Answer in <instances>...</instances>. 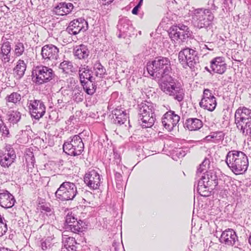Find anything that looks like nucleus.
I'll list each match as a JSON object with an SVG mask.
<instances>
[{
    "label": "nucleus",
    "instance_id": "obj_49",
    "mask_svg": "<svg viewBox=\"0 0 251 251\" xmlns=\"http://www.w3.org/2000/svg\"><path fill=\"white\" fill-rule=\"evenodd\" d=\"M176 154L178 158H181L186 155V152L182 149H179L176 151Z\"/></svg>",
    "mask_w": 251,
    "mask_h": 251
},
{
    "label": "nucleus",
    "instance_id": "obj_60",
    "mask_svg": "<svg viewBox=\"0 0 251 251\" xmlns=\"http://www.w3.org/2000/svg\"><path fill=\"white\" fill-rule=\"evenodd\" d=\"M205 69H206L208 71L210 72V71H209V70L208 69V68H207V67H205Z\"/></svg>",
    "mask_w": 251,
    "mask_h": 251
},
{
    "label": "nucleus",
    "instance_id": "obj_14",
    "mask_svg": "<svg viewBox=\"0 0 251 251\" xmlns=\"http://www.w3.org/2000/svg\"><path fill=\"white\" fill-rule=\"evenodd\" d=\"M84 181L86 185L91 189H97L100 185V177L97 172L92 170L85 174Z\"/></svg>",
    "mask_w": 251,
    "mask_h": 251
},
{
    "label": "nucleus",
    "instance_id": "obj_47",
    "mask_svg": "<svg viewBox=\"0 0 251 251\" xmlns=\"http://www.w3.org/2000/svg\"><path fill=\"white\" fill-rule=\"evenodd\" d=\"M0 132L2 133V135L3 136L7 137L9 134V131L8 127L4 125V126L0 129Z\"/></svg>",
    "mask_w": 251,
    "mask_h": 251
},
{
    "label": "nucleus",
    "instance_id": "obj_52",
    "mask_svg": "<svg viewBox=\"0 0 251 251\" xmlns=\"http://www.w3.org/2000/svg\"><path fill=\"white\" fill-rule=\"evenodd\" d=\"M45 214H46L47 215V216L50 217V218L51 220H53L54 218L55 217L54 214V211H53V210L52 208L51 209H50V212H46Z\"/></svg>",
    "mask_w": 251,
    "mask_h": 251
},
{
    "label": "nucleus",
    "instance_id": "obj_27",
    "mask_svg": "<svg viewBox=\"0 0 251 251\" xmlns=\"http://www.w3.org/2000/svg\"><path fill=\"white\" fill-rule=\"evenodd\" d=\"M114 122L115 124L122 125L125 123L128 118V116L125 110L122 109H116L114 111Z\"/></svg>",
    "mask_w": 251,
    "mask_h": 251
},
{
    "label": "nucleus",
    "instance_id": "obj_11",
    "mask_svg": "<svg viewBox=\"0 0 251 251\" xmlns=\"http://www.w3.org/2000/svg\"><path fill=\"white\" fill-rule=\"evenodd\" d=\"M29 108L31 117L36 120H39L46 112V106L41 100H30Z\"/></svg>",
    "mask_w": 251,
    "mask_h": 251
},
{
    "label": "nucleus",
    "instance_id": "obj_28",
    "mask_svg": "<svg viewBox=\"0 0 251 251\" xmlns=\"http://www.w3.org/2000/svg\"><path fill=\"white\" fill-rule=\"evenodd\" d=\"M64 247L62 248L61 251H75L76 250V242L74 238L69 237L65 240L63 239Z\"/></svg>",
    "mask_w": 251,
    "mask_h": 251
},
{
    "label": "nucleus",
    "instance_id": "obj_51",
    "mask_svg": "<svg viewBox=\"0 0 251 251\" xmlns=\"http://www.w3.org/2000/svg\"><path fill=\"white\" fill-rule=\"evenodd\" d=\"M58 106L62 107L64 106V103H66V100H65L64 97H62L61 99H59L57 100Z\"/></svg>",
    "mask_w": 251,
    "mask_h": 251
},
{
    "label": "nucleus",
    "instance_id": "obj_42",
    "mask_svg": "<svg viewBox=\"0 0 251 251\" xmlns=\"http://www.w3.org/2000/svg\"><path fill=\"white\" fill-rule=\"evenodd\" d=\"M7 227L6 220L0 215V237L3 236L7 231Z\"/></svg>",
    "mask_w": 251,
    "mask_h": 251
},
{
    "label": "nucleus",
    "instance_id": "obj_12",
    "mask_svg": "<svg viewBox=\"0 0 251 251\" xmlns=\"http://www.w3.org/2000/svg\"><path fill=\"white\" fill-rule=\"evenodd\" d=\"M88 28V23L83 18H79L71 22L66 28L70 34L76 35L81 31H86Z\"/></svg>",
    "mask_w": 251,
    "mask_h": 251
},
{
    "label": "nucleus",
    "instance_id": "obj_25",
    "mask_svg": "<svg viewBox=\"0 0 251 251\" xmlns=\"http://www.w3.org/2000/svg\"><path fill=\"white\" fill-rule=\"evenodd\" d=\"M26 69V63L23 60L19 59L13 69V74L15 76L19 79L22 78L25 74Z\"/></svg>",
    "mask_w": 251,
    "mask_h": 251
},
{
    "label": "nucleus",
    "instance_id": "obj_30",
    "mask_svg": "<svg viewBox=\"0 0 251 251\" xmlns=\"http://www.w3.org/2000/svg\"><path fill=\"white\" fill-rule=\"evenodd\" d=\"M224 133L222 131L214 132L206 136L203 140L208 142H212L218 143L224 139Z\"/></svg>",
    "mask_w": 251,
    "mask_h": 251
},
{
    "label": "nucleus",
    "instance_id": "obj_55",
    "mask_svg": "<svg viewBox=\"0 0 251 251\" xmlns=\"http://www.w3.org/2000/svg\"><path fill=\"white\" fill-rule=\"evenodd\" d=\"M241 0H230V2L231 3H234V5L238 4L240 2Z\"/></svg>",
    "mask_w": 251,
    "mask_h": 251
},
{
    "label": "nucleus",
    "instance_id": "obj_33",
    "mask_svg": "<svg viewBox=\"0 0 251 251\" xmlns=\"http://www.w3.org/2000/svg\"><path fill=\"white\" fill-rule=\"evenodd\" d=\"M21 99V95L19 93L13 92L10 94L7 95L5 98V100L7 105L8 103L17 105L20 103Z\"/></svg>",
    "mask_w": 251,
    "mask_h": 251
},
{
    "label": "nucleus",
    "instance_id": "obj_16",
    "mask_svg": "<svg viewBox=\"0 0 251 251\" xmlns=\"http://www.w3.org/2000/svg\"><path fill=\"white\" fill-rule=\"evenodd\" d=\"M220 242L226 246H233L238 241L235 231L231 228H227L222 232L219 238Z\"/></svg>",
    "mask_w": 251,
    "mask_h": 251
},
{
    "label": "nucleus",
    "instance_id": "obj_15",
    "mask_svg": "<svg viewBox=\"0 0 251 251\" xmlns=\"http://www.w3.org/2000/svg\"><path fill=\"white\" fill-rule=\"evenodd\" d=\"M59 49L52 44L46 45L42 48V59L48 62L50 60H57L59 56Z\"/></svg>",
    "mask_w": 251,
    "mask_h": 251
},
{
    "label": "nucleus",
    "instance_id": "obj_45",
    "mask_svg": "<svg viewBox=\"0 0 251 251\" xmlns=\"http://www.w3.org/2000/svg\"><path fill=\"white\" fill-rule=\"evenodd\" d=\"M210 165V161L208 159L205 158L203 162L200 164L199 168L198 169V172L201 171V168L204 167L207 169L209 168Z\"/></svg>",
    "mask_w": 251,
    "mask_h": 251
},
{
    "label": "nucleus",
    "instance_id": "obj_59",
    "mask_svg": "<svg viewBox=\"0 0 251 251\" xmlns=\"http://www.w3.org/2000/svg\"><path fill=\"white\" fill-rule=\"evenodd\" d=\"M249 242L251 245V234L250 235L249 238Z\"/></svg>",
    "mask_w": 251,
    "mask_h": 251
},
{
    "label": "nucleus",
    "instance_id": "obj_46",
    "mask_svg": "<svg viewBox=\"0 0 251 251\" xmlns=\"http://www.w3.org/2000/svg\"><path fill=\"white\" fill-rule=\"evenodd\" d=\"M52 208L51 207L49 204H45L40 206V209L42 213H45L46 212H50V209Z\"/></svg>",
    "mask_w": 251,
    "mask_h": 251
},
{
    "label": "nucleus",
    "instance_id": "obj_57",
    "mask_svg": "<svg viewBox=\"0 0 251 251\" xmlns=\"http://www.w3.org/2000/svg\"><path fill=\"white\" fill-rule=\"evenodd\" d=\"M143 0H140L139 2H138V4L137 5V6H138V7H139V8H140L141 6V5H142V4Z\"/></svg>",
    "mask_w": 251,
    "mask_h": 251
},
{
    "label": "nucleus",
    "instance_id": "obj_26",
    "mask_svg": "<svg viewBox=\"0 0 251 251\" xmlns=\"http://www.w3.org/2000/svg\"><path fill=\"white\" fill-rule=\"evenodd\" d=\"M203 124L201 120L197 118H189L186 120L185 126L189 130H197L202 126Z\"/></svg>",
    "mask_w": 251,
    "mask_h": 251
},
{
    "label": "nucleus",
    "instance_id": "obj_48",
    "mask_svg": "<svg viewBox=\"0 0 251 251\" xmlns=\"http://www.w3.org/2000/svg\"><path fill=\"white\" fill-rule=\"evenodd\" d=\"M214 0H210L208 4L211 10L216 11L218 9V6L214 3Z\"/></svg>",
    "mask_w": 251,
    "mask_h": 251
},
{
    "label": "nucleus",
    "instance_id": "obj_39",
    "mask_svg": "<svg viewBox=\"0 0 251 251\" xmlns=\"http://www.w3.org/2000/svg\"><path fill=\"white\" fill-rule=\"evenodd\" d=\"M14 161V159L8 157L6 155L0 156V164L4 168H8Z\"/></svg>",
    "mask_w": 251,
    "mask_h": 251
},
{
    "label": "nucleus",
    "instance_id": "obj_9",
    "mask_svg": "<svg viewBox=\"0 0 251 251\" xmlns=\"http://www.w3.org/2000/svg\"><path fill=\"white\" fill-rule=\"evenodd\" d=\"M191 32L189 28L184 25L173 26L170 28L169 35L172 40L175 41L178 39L184 41L190 36Z\"/></svg>",
    "mask_w": 251,
    "mask_h": 251
},
{
    "label": "nucleus",
    "instance_id": "obj_18",
    "mask_svg": "<svg viewBox=\"0 0 251 251\" xmlns=\"http://www.w3.org/2000/svg\"><path fill=\"white\" fill-rule=\"evenodd\" d=\"M14 197L7 191L0 193V205L5 208H11L15 204Z\"/></svg>",
    "mask_w": 251,
    "mask_h": 251
},
{
    "label": "nucleus",
    "instance_id": "obj_31",
    "mask_svg": "<svg viewBox=\"0 0 251 251\" xmlns=\"http://www.w3.org/2000/svg\"><path fill=\"white\" fill-rule=\"evenodd\" d=\"M96 80H87L81 82L85 92L88 95H92L96 91V85L95 82Z\"/></svg>",
    "mask_w": 251,
    "mask_h": 251
},
{
    "label": "nucleus",
    "instance_id": "obj_6",
    "mask_svg": "<svg viewBox=\"0 0 251 251\" xmlns=\"http://www.w3.org/2000/svg\"><path fill=\"white\" fill-rule=\"evenodd\" d=\"M78 192L75 184L69 181L63 182L55 193L56 198L61 201L74 200Z\"/></svg>",
    "mask_w": 251,
    "mask_h": 251
},
{
    "label": "nucleus",
    "instance_id": "obj_58",
    "mask_svg": "<svg viewBox=\"0 0 251 251\" xmlns=\"http://www.w3.org/2000/svg\"><path fill=\"white\" fill-rule=\"evenodd\" d=\"M206 168H204V167H202V168H201V172H197V174H199V173H201L204 170H206Z\"/></svg>",
    "mask_w": 251,
    "mask_h": 251
},
{
    "label": "nucleus",
    "instance_id": "obj_44",
    "mask_svg": "<svg viewBox=\"0 0 251 251\" xmlns=\"http://www.w3.org/2000/svg\"><path fill=\"white\" fill-rule=\"evenodd\" d=\"M210 165V161L208 159L205 158L203 162L200 164L199 168L198 169V172L201 171V168L204 167L207 169L209 168Z\"/></svg>",
    "mask_w": 251,
    "mask_h": 251
},
{
    "label": "nucleus",
    "instance_id": "obj_29",
    "mask_svg": "<svg viewBox=\"0 0 251 251\" xmlns=\"http://www.w3.org/2000/svg\"><path fill=\"white\" fill-rule=\"evenodd\" d=\"M212 186L208 185V184H204V181H199L197 186V191L201 196L207 197L211 193V190H212Z\"/></svg>",
    "mask_w": 251,
    "mask_h": 251
},
{
    "label": "nucleus",
    "instance_id": "obj_7",
    "mask_svg": "<svg viewBox=\"0 0 251 251\" xmlns=\"http://www.w3.org/2000/svg\"><path fill=\"white\" fill-rule=\"evenodd\" d=\"M214 16L207 9L199 8L194 12L193 21L196 27L199 28L208 27L211 24Z\"/></svg>",
    "mask_w": 251,
    "mask_h": 251
},
{
    "label": "nucleus",
    "instance_id": "obj_19",
    "mask_svg": "<svg viewBox=\"0 0 251 251\" xmlns=\"http://www.w3.org/2000/svg\"><path fill=\"white\" fill-rule=\"evenodd\" d=\"M226 65L222 57H217L211 61L210 67L216 73L223 74L226 70Z\"/></svg>",
    "mask_w": 251,
    "mask_h": 251
},
{
    "label": "nucleus",
    "instance_id": "obj_38",
    "mask_svg": "<svg viewBox=\"0 0 251 251\" xmlns=\"http://www.w3.org/2000/svg\"><path fill=\"white\" fill-rule=\"evenodd\" d=\"M25 48L23 43L18 42L15 43L14 52L16 57L22 55L25 51Z\"/></svg>",
    "mask_w": 251,
    "mask_h": 251
},
{
    "label": "nucleus",
    "instance_id": "obj_41",
    "mask_svg": "<svg viewBox=\"0 0 251 251\" xmlns=\"http://www.w3.org/2000/svg\"><path fill=\"white\" fill-rule=\"evenodd\" d=\"M2 155L15 160L16 154L13 148L10 145H6L5 152Z\"/></svg>",
    "mask_w": 251,
    "mask_h": 251
},
{
    "label": "nucleus",
    "instance_id": "obj_21",
    "mask_svg": "<svg viewBox=\"0 0 251 251\" xmlns=\"http://www.w3.org/2000/svg\"><path fill=\"white\" fill-rule=\"evenodd\" d=\"M74 8V5L70 2L59 3L53 8V11L56 15L64 16L69 14Z\"/></svg>",
    "mask_w": 251,
    "mask_h": 251
},
{
    "label": "nucleus",
    "instance_id": "obj_43",
    "mask_svg": "<svg viewBox=\"0 0 251 251\" xmlns=\"http://www.w3.org/2000/svg\"><path fill=\"white\" fill-rule=\"evenodd\" d=\"M75 214L72 213V212H68L66 216L65 220V227H67V226H69L70 225H71L73 221H75Z\"/></svg>",
    "mask_w": 251,
    "mask_h": 251
},
{
    "label": "nucleus",
    "instance_id": "obj_36",
    "mask_svg": "<svg viewBox=\"0 0 251 251\" xmlns=\"http://www.w3.org/2000/svg\"><path fill=\"white\" fill-rule=\"evenodd\" d=\"M25 162L27 171L29 172L33 167L35 162V158L33 152L28 151L25 155Z\"/></svg>",
    "mask_w": 251,
    "mask_h": 251
},
{
    "label": "nucleus",
    "instance_id": "obj_56",
    "mask_svg": "<svg viewBox=\"0 0 251 251\" xmlns=\"http://www.w3.org/2000/svg\"><path fill=\"white\" fill-rule=\"evenodd\" d=\"M102 1H105V4H106V3H107V4H109L110 3H111L114 0H101Z\"/></svg>",
    "mask_w": 251,
    "mask_h": 251
},
{
    "label": "nucleus",
    "instance_id": "obj_61",
    "mask_svg": "<svg viewBox=\"0 0 251 251\" xmlns=\"http://www.w3.org/2000/svg\"><path fill=\"white\" fill-rule=\"evenodd\" d=\"M118 175V174H116V176ZM118 175L120 176V174H118Z\"/></svg>",
    "mask_w": 251,
    "mask_h": 251
},
{
    "label": "nucleus",
    "instance_id": "obj_10",
    "mask_svg": "<svg viewBox=\"0 0 251 251\" xmlns=\"http://www.w3.org/2000/svg\"><path fill=\"white\" fill-rule=\"evenodd\" d=\"M199 104L201 107L209 111H213L215 110L217 105L216 99L211 90L208 89H204Z\"/></svg>",
    "mask_w": 251,
    "mask_h": 251
},
{
    "label": "nucleus",
    "instance_id": "obj_3",
    "mask_svg": "<svg viewBox=\"0 0 251 251\" xmlns=\"http://www.w3.org/2000/svg\"><path fill=\"white\" fill-rule=\"evenodd\" d=\"M155 105L149 101L141 102L138 105L139 118L142 121L141 125L144 128L151 127L155 122Z\"/></svg>",
    "mask_w": 251,
    "mask_h": 251
},
{
    "label": "nucleus",
    "instance_id": "obj_8",
    "mask_svg": "<svg viewBox=\"0 0 251 251\" xmlns=\"http://www.w3.org/2000/svg\"><path fill=\"white\" fill-rule=\"evenodd\" d=\"M80 134L70 137L63 146V151L72 156L79 155L84 150V143Z\"/></svg>",
    "mask_w": 251,
    "mask_h": 251
},
{
    "label": "nucleus",
    "instance_id": "obj_32",
    "mask_svg": "<svg viewBox=\"0 0 251 251\" xmlns=\"http://www.w3.org/2000/svg\"><path fill=\"white\" fill-rule=\"evenodd\" d=\"M203 175L199 181H204V184L208 183V185L212 186V185L216 186L217 184L216 176L215 174L211 172H207L206 174H203Z\"/></svg>",
    "mask_w": 251,
    "mask_h": 251
},
{
    "label": "nucleus",
    "instance_id": "obj_40",
    "mask_svg": "<svg viewBox=\"0 0 251 251\" xmlns=\"http://www.w3.org/2000/svg\"><path fill=\"white\" fill-rule=\"evenodd\" d=\"M73 97L74 100L80 102L82 101L83 99V94L81 93V90H80L79 87L76 86L74 90H73Z\"/></svg>",
    "mask_w": 251,
    "mask_h": 251
},
{
    "label": "nucleus",
    "instance_id": "obj_34",
    "mask_svg": "<svg viewBox=\"0 0 251 251\" xmlns=\"http://www.w3.org/2000/svg\"><path fill=\"white\" fill-rule=\"evenodd\" d=\"M59 68L65 74L75 72V68L74 67L72 62L68 60H65L60 63Z\"/></svg>",
    "mask_w": 251,
    "mask_h": 251
},
{
    "label": "nucleus",
    "instance_id": "obj_2",
    "mask_svg": "<svg viewBox=\"0 0 251 251\" xmlns=\"http://www.w3.org/2000/svg\"><path fill=\"white\" fill-rule=\"evenodd\" d=\"M226 163L231 170L236 175L245 173L249 166L248 156L239 151H231L226 156Z\"/></svg>",
    "mask_w": 251,
    "mask_h": 251
},
{
    "label": "nucleus",
    "instance_id": "obj_13",
    "mask_svg": "<svg viewBox=\"0 0 251 251\" xmlns=\"http://www.w3.org/2000/svg\"><path fill=\"white\" fill-rule=\"evenodd\" d=\"M180 120V117L170 110L167 112L162 118V123L164 127L168 131H171L176 126Z\"/></svg>",
    "mask_w": 251,
    "mask_h": 251
},
{
    "label": "nucleus",
    "instance_id": "obj_17",
    "mask_svg": "<svg viewBox=\"0 0 251 251\" xmlns=\"http://www.w3.org/2000/svg\"><path fill=\"white\" fill-rule=\"evenodd\" d=\"M11 50V43L9 41H4L1 45L0 51V59L3 64L10 62Z\"/></svg>",
    "mask_w": 251,
    "mask_h": 251
},
{
    "label": "nucleus",
    "instance_id": "obj_1",
    "mask_svg": "<svg viewBox=\"0 0 251 251\" xmlns=\"http://www.w3.org/2000/svg\"><path fill=\"white\" fill-rule=\"evenodd\" d=\"M149 74L160 81V87L162 91L166 94L173 96L178 101L183 100L184 90L177 87L171 76L172 69L171 62L167 57L159 56L155 57L147 67Z\"/></svg>",
    "mask_w": 251,
    "mask_h": 251
},
{
    "label": "nucleus",
    "instance_id": "obj_23",
    "mask_svg": "<svg viewBox=\"0 0 251 251\" xmlns=\"http://www.w3.org/2000/svg\"><path fill=\"white\" fill-rule=\"evenodd\" d=\"M117 28L120 32L118 35L119 38L125 37L124 34L127 32L130 28H131V24L130 20L126 18L121 19L117 25Z\"/></svg>",
    "mask_w": 251,
    "mask_h": 251
},
{
    "label": "nucleus",
    "instance_id": "obj_54",
    "mask_svg": "<svg viewBox=\"0 0 251 251\" xmlns=\"http://www.w3.org/2000/svg\"><path fill=\"white\" fill-rule=\"evenodd\" d=\"M114 156H114L115 159L116 160H117L116 161V163H117V164L120 163V161H121L120 158V155H119V154H118V153H116V154L114 153Z\"/></svg>",
    "mask_w": 251,
    "mask_h": 251
},
{
    "label": "nucleus",
    "instance_id": "obj_35",
    "mask_svg": "<svg viewBox=\"0 0 251 251\" xmlns=\"http://www.w3.org/2000/svg\"><path fill=\"white\" fill-rule=\"evenodd\" d=\"M82 225L83 222L81 220L77 221V219L75 218L71 225L67 226L66 229L70 230L74 233H78L82 231Z\"/></svg>",
    "mask_w": 251,
    "mask_h": 251
},
{
    "label": "nucleus",
    "instance_id": "obj_24",
    "mask_svg": "<svg viewBox=\"0 0 251 251\" xmlns=\"http://www.w3.org/2000/svg\"><path fill=\"white\" fill-rule=\"evenodd\" d=\"M74 53L78 59L85 60L89 56L90 51L86 46L81 44L75 47Z\"/></svg>",
    "mask_w": 251,
    "mask_h": 251
},
{
    "label": "nucleus",
    "instance_id": "obj_4",
    "mask_svg": "<svg viewBox=\"0 0 251 251\" xmlns=\"http://www.w3.org/2000/svg\"><path fill=\"white\" fill-rule=\"evenodd\" d=\"M53 70L44 65L34 66L32 71V79L36 84L41 85L50 82L55 77Z\"/></svg>",
    "mask_w": 251,
    "mask_h": 251
},
{
    "label": "nucleus",
    "instance_id": "obj_22",
    "mask_svg": "<svg viewBox=\"0 0 251 251\" xmlns=\"http://www.w3.org/2000/svg\"><path fill=\"white\" fill-rule=\"evenodd\" d=\"M92 70L93 75L95 77V80H96V78L102 79L107 75L105 68L99 61H96L93 63Z\"/></svg>",
    "mask_w": 251,
    "mask_h": 251
},
{
    "label": "nucleus",
    "instance_id": "obj_53",
    "mask_svg": "<svg viewBox=\"0 0 251 251\" xmlns=\"http://www.w3.org/2000/svg\"><path fill=\"white\" fill-rule=\"evenodd\" d=\"M139 8L138 6H135L132 10V13L134 15H137Z\"/></svg>",
    "mask_w": 251,
    "mask_h": 251
},
{
    "label": "nucleus",
    "instance_id": "obj_20",
    "mask_svg": "<svg viewBox=\"0 0 251 251\" xmlns=\"http://www.w3.org/2000/svg\"><path fill=\"white\" fill-rule=\"evenodd\" d=\"M92 68L86 65H81L79 68L78 74L80 83L87 80H94Z\"/></svg>",
    "mask_w": 251,
    "mask_h": 251
},
{
    "label": "nucleus",
    "instance_id": "obj_37",
    "mask_svg": "<svg viewBox=\"0 0 251 251\" xmlns=\"http://www.w3.org/2000/svg\"><path fill=\"white\" fill-rule=\"evenodd\" d=\"M21 113L17 111H11L8 112L7 118L9 123L17 124L21 119Z\"/></svg>",
    "mask_w": 251,
    "mask_h": 251
},
{
    "label": "nucleus",
    "instance_id": "obj_5",
    "mask_svg": "<svg viewBox=\"0 0 251 251\" xmlns=\"http://www.w3.org/2000/svg\"><path fill=\"white\" fill-rule=\"evenodd\" d=\"M178 60L184 68L189 67L192 70L194 69L199 63L198 52L189 48L181 50L178 53Z\"/></svg>",
    "mask_w": 251,
    "mask_h": 251
},
{
    "label": "nucleus",
    "instance_id": "obj_50",
    "mask_svg": "<svg viewBox=\"0 0 251 251\" xmlns=\"http://www.w3.org/2000/svg\"><path fill=\"white\" fill-rule=\"evenodd\" d=\"M50 242L46 240L41 243V247L43 250H46L48 249V247H50Z\"/></svg>",
    "mask_w": 251,
    "mask_h": 251
}]
</instances>
